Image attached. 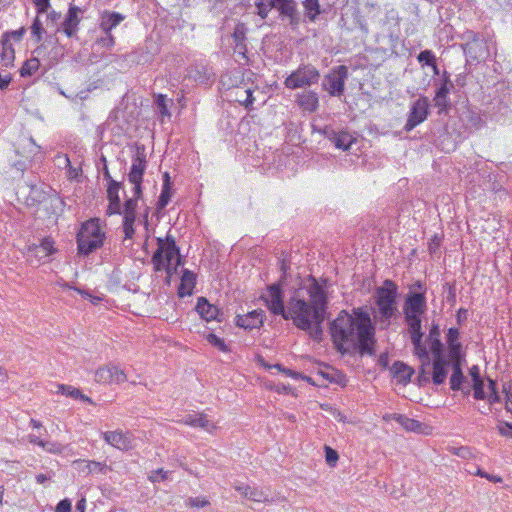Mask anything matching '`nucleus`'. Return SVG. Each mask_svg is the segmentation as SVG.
<instances>
[{
    "label": "nucleus",
    "instance_id": "obj_1",
    "mask_svg": "<svg viewBox=\"0 0 512 512\" xmlns=\"http://www.w3.org/2000/svg\"><path fill=\"white\" fill-rule=\"evenodd\" d=\"M309 300L292 296L287 303L285 320H292L293 324L304 331H308L313 339H319L322 334L321 324L325 320L327 297L324 286L314 277L307 287Z\"/></svg>",
    "mask_w": 512,
    "mask_h": 512
},
{
    "label": "nucleus",
    "instance_id": "obj_2",
    "mask_svg": "<svg viewBox=\"0 0 512 512\" xmlns=\"http://www.w3.org/2000/svg\"><path fill=\"white\" fill-rule=\"evenodd\" d=\"M332 340L339 351H349L359 347L362 353H371L374 343V327L370 316L365 312L351 315L341 311L330 324Z\"/></svg>",
    "mask_w": 512,
    "mask_h": 512
},
{
    "label": "nucleus",
    "instance_id": "obj_3",
    "mask_svg": "<svg viewBox=\"0 0 512 512\" xmlns=\"http://www.w3.org/2000/svg\"><path fill=\"white\" fill-rule=\"evenodd\" d=\"M252 77L251 72L245 74L240 69H234L221 78L223 86L227 88L229 100L244 106L249 111L254 109V103L257 100L255 92H259Z\"/></svg>",
    "mask_w": 512,
    "mask_h": 512
},
{
    "label": "nucleus",
    "instance_id": "obj_4",
    "mask_svg": "<svg viewBox=\"0 0 512 512\" xmlns=\"http://www.w3.org/2000/svg\"><path fill=\"white\" fill-rule=\"evenodd\" d=\"M151 262L156 272L165 271L167 281L172 277L178 266L181 265L179 248L175 239L171 235H167L164 239L157 238V249L154 252Z\"/></svg>",
    "mask_w": 512,
    "mask_h": 512
},
{
    "label": "nucleus",
    "instance_id": "obj_5",
    "mask_svg": "<svg viewBox=\"0 0 512 512\" xmlns=\"http://www.w3.org/2000/svg\"><path fill=\"white\" fill-rule=\"evenodd\" d=\"M396 297L397 286L391 280H386L383 286L376 289L377 308L374 311V318L385 327H388L391 324L392 318L398 314Z\"/></svg>",
    "mask_w": 512,
    "mask_h": 512
},
{
    "label": "nucleus",
    "instance_id": "obj_6",
    "mask_svg": "<svg viewBox=\"0 0 512 512\" xmlns=\"http://www.w3.org/2000/svg\"><path fill=\"white\" fill-rule=\"evenodd\" d=\"M408 327L414 355L421 362V376L429 374L431 359L426 345L423 343L422 319L421 317H404Z\"/></svg>",
    "mask_w": 512,
    "mask_h": 512
},
{
    "label": "nucleus",
    "instance_id": "obj_7",
    "mask_svg": "<svg viewBox=\"0 0 512 512\" xmlns=\"http://www.w3.org/2000/svg\"><path fill=\"white\" fill-rule=\"evenodd\" d=\"M105 234L102 231L99 219H90L82 224L77 234V245L80 254L88 255L101 247Z\"/></svg>",
    "mask_w": 512,
    "mask_h": 512
},
{
    "label": "nucleus",
    "instance_id": "obj_8",
    "mask_svg": "<svg viewBox=\"0 0 512 512\" xmlns=\"http://www.w3.org/2000/svg\"><path fill=\"white\" fill-rule=\"evenodd\" d=\"M320 79L319 71L311 64L300 65L284 81L286 88L295 90L317 84Z\"/></svg>",
    "mask_w": 512,
    "mask_h": 512
},
{
    "label": "nucleus",
    "instance_id": "obj_9",
    "mask_svg": "<svg viewBox=\"0 0 512 512\" xmlns=\"http://www.w3.org/2000/svg\"><path fill=\"white\" fill-rule=\"evenodd\" d=\"M347 78L348 68L344 65L337 66L325 76L323 87L331 96H341L344 92Z\"/></svg>",
    "mask_w": 512,
    "mask_h": 512
},
{
    "label": "nucleus",
    "instance_id": "obj_10",
    "mask_svg": "<svg viewBox=\"0 0 512 512\" xmlns=\"http://www.w3.org/2000/svg\"><path fill=\"white\" fill-rule=\"evenodd\" d=\"M261 298L272 314L285 317L287 306L285 307L283 302V291L280 284L269 285Z\"/></svg>",
    "mask_w": 512,
    "mask_h": 512
},
{
    "label": "nucleus",
    "instance_id": "obj_11",
    "mask_svg": "<svg viewBox=\"0 0 512 512\" xmlns=\"http://www.w3.org/2000/svg\"><path fill=\"white\" fill-rule=\"evenodd\" d=\"M429 110V100L427 97L418 98L412 105L408 114L407 122L404 126L406 132H410L416 126L427 119Z\"/></svg>",
    "mask_w": 512,
    "mask_h": 512
},
{
    "label": "nucleus",
    "instance_id": "obj_12",
    "mask_svg": "<svg viewBox=\"0 0 512 512\" xmlns=\"http://www.w3.org/2000/svg\"><path fill=\"white\" fill-rule=\"evenodd\" d=\"M146 169V159L145 155L142 153H137L132 159V165L130 172L128 174V180L130 183L134 185V196L136 198H141L142 196V188L141 183L143 180V174Z\"/></svg>",
    "mask_w": 512,
    "mask_h": 512
},
{
    "label": "nucleus",
    "instance_id": "obj_13",
    "mask_svg": "<svg viewBox=\"0 0 512 512\" xmlns=\"http://www.w3.org/2000/svg\"><path fill=\"white\" fill-rule=\"evenodd\" d=\"M427 303L424 293H409L403 305L404 317H422L426 312Z\"/></svg>",
    "mask_w": 512,
    "mask_h": 512
},
{
    "label": "nucleus",
    "instance_id": "obj_14",
    "mask_svg": "<svg viewBox=\"0 0 512 512\" xmlns=\"http://www.w3.org/2000/svg\"><path fill=\"white\" fill-rule=\"evenodd\" d=\"M127 380L125 372L117 366L107 365L95 372V381L102 384H120Z\"/></svg>",
    "mask_w": 512,
    "mask_h": 512
},
{
    "label": "nucleus",
    "instance_id": "obj_15",
    "mask_svg": "<svg viewBox=\"0 0 512 512\" xmlns=\"http://www.w3.org/2000/svg\"><path fill=\"white\" fill-rule=\"evenodd\" d=\"M102 435L103 439L108 444L117 449L127 451L133 448V438L129 432H123L121 430L107 431Z\"/></svg>",
    "mask_w": 512,
    "mask_h": 512
},
{
    "label": "nucleus",
    "instance_id": "obj_16",
    "mask_svg": "<svg viewBox=\"0 0 512 512\" xmlns=\"http://www.w3.org/2000/svg\"><path fill=\"white\" fill-rule=\"evenodd\" d=\"M450 365L451 358L447 359L444 354L433 356L431 378L435 385H441L445 382Z\"/></svg>",
    "mask_w": 512,
    "mask_h": 512
},
{
    "label": "nucleus",
    "instance_id": "obj_17",
    "mask_svg": "<svg viewBox=\"0 0 512 512\" xmlns=\"http://www.w3.org/2000/svg\"><path fill=\"white\" fill-rule=\"evenodd\" d=\"M323 134L335 145L336 148L344 151L348 150L356 140L349 132L335 131L329 127L324 128Z\"/></svg>",
    "mask_w": 512,
    "mask_h": 512
},
{
    "label": "nucleus",
    "instance_id": "obj_18",
    "mask_svg": "<svg viewBox=\"0 0 512 512\" xmlns=\"http://www.w3.org/2000/svg\"><path fill=\"white\" fill-rule=\"evenodd\" d=\"M265 313L263 310H253L245 315L236 317V325L245 330L260 328L264 322Z\"/></svg>",
    "mask_w": 512,
    "mask_h": 512
},
{
    "label": "nucleus",
    "instance_id": "obj_19",
    "mask_svg": "<svg viewBox=\"0 0 512 512\" xmlns=\"http://www.w3.org/2000/svg\"><path fill=\"white\" fill-rule=\"evenodd\" d=\"M179 422L193 428H201L209 433H212L216 429L215 424L202 413L186 414Z\"/></svg>",
    "mask_w": 512,
    "mask_h": 512
},
{
    "label": "nucleus",
    "instance_id": "obj_20",
    "mask_svg": "<svg viewBox=\"0 0 512 512\" xmlns=\"http://www.w3.org/2000/svg\"><path fill=\"white\" fill-rule=\"evenodd\" d=\"M45 49V45H40L33 51V56L23 63L20 69V75L22 77L32 76L38 71L40 68V57L44 56Z\"/></svg>",
    "mask_w": 512,
    "mask_h": 512
},
{
    "label": "nucleus",
    "instance_id": "obj_21",
    "mask_svg": "<svg viewBox=\"0 0 512 512\" xmlns=\"http://www.w3.org/2000/svg\"><path fill=\"white\" fill-rule=\"evenodd\" d=\"M196 311L202 319L206 321H222V313H220L217 306L210 304L205 298L201 297L197 301Z\"/></svg>",
    "mask_w": 512,
    "mask_h": 512
},
{
    "label": "nucleus",
    "instance_id": "obj_22",
    "mask_svg": "<svg viewBox=\"0 0 512 512\" xmlns=\"http://www.w3.org/2000/svg\"><path fill=\"white\" fill-rule=\"evenodd\" d=\"M55 251L54 242L50 238H44L39 244H34L28 248L29 255L34 256L39 261L49 257L55 253Z\"/></svg>",
    "mask_w": 512,
    "mask_h": 512
},
{
    "label": "nucleus",
    "instance_id": "obj_23",
    "mask_svg": "<svg viewBox=\"0 0 512 512\" xmlns=\"http://www.w3.org/2000/svg\"><path fill=\"white\" fill-rule=\"evenodd\" d=\"M298 106L305 112H315L319 106V99L316 92L304 91L296 96Z\"/></svg>",
    "mask_w": 512,
    "mask_h": 512
},
{
    "label": "nucleus",
    "instance_id": "obj_24",
    "mask_svg": "<svg viewBox=\"0 0 512 512\" xmlns=\"http://www.w3.org/2000/svg\"><path fill=\"white\" fill-rule=\"evenodd\" d=\"M80 9L76 6L70 7L62 24V30L68 37H73L78 29Z\"/></svg>",
    "mask_w": 512,
    "mask_h": 512
},
{
    "label": "nucleus",
    "instance_id": "obj_25",
    "mask_svg": "<svg viewBox=\"0 0 512 512\" xmlns=\"http://www.w3.org/2000/svg\"><path fill=\"white\" fill-rule=\"evenodd\" d=\"M124 18L125 17L118 12L104 11L100 17L99 27L103 32H111Z\"/></svg>",
    "mask_w": 512,
    "mask_h": 512
},
{
    "label": "nucleus",
    "instance_id": "obj_26",
    "mask_svg": "<svg viewBox=\"0 0 512 512\" xmlns=\"http://www.w3.org/2000/svg\"><path fill=\"white\" fill-rule=\"evenodd\" d=\"M196 284V275L188 270L184 269L181 277V282L178 287V295L180 297L190 296L193 293Z\"/></svg>",
    "mask_w": 512,
    "mask_h": 512
},
{
    "label": "nucleus",
    "instance_id": "obj_27",
    "mask_svg": "<svg viewBox=\"0 0 512 512\" xmlns=\"http://www.w3.org/2000/svg\"><path fill=\"white\" fill-rule=\"evenodd\" d=\"M459 330L457 328H449L447 331L446 339L449 347V358L456 359L462 356V345L459 342Z\"/></svg>",
    "mask_w": 512,
    "mask_h": 512
},
{
    "label": "nucleus",
    "instance_id": "obj_28",
    "mask_svg": "<svg viewBox=\"0 0 512 512\" xmlns=\"http://www.w3.org/2000/svg\"><path fill=\"white\" fill-rule=\"evenodd\" d=\"M462 356L459 358L451 359L452 375L450 377V385L453 391L460 389L461 383L464 379V375L461 368Z\"/></svg>",
    "mask_w": 512,
    "mask_h": 512
},
{
    "label": "nucleus",
    "instance_id": "obj_29",
    "mask_svg": "<svg viewBox=\"0 0 512 512\" xmlns=\"http://www.w3.org/2000/svg\"><path fill=\"white\" fill-rule=\"evenodd\" d=\"M428 340L430 342V350L432 355H441L443 354V343L440 340V328L436 323H432Z\"/></svg>",
    "mask_w": 512,
    "mask_h": 512
},
{
    "label": "nucleus",
    "instance_id": "obj_30",
    "mask_svg": "<svg viewBox=\"0 0 512 512\" xmlns=\"http://www.w3.org/2000/svg\"><path fill=\"white\" fill-rule=\"evenodd\" d=\"M388 417L393 419L397 423H399L407 431H411V432H420L421 431L422 424L415 419H411L402 414H393V415H389Z\"/></svg>",
    "mask_w": 512,
    "mask_h": 512
},
{
    "label": "nucleus",
    "instance_id": "obj_31",
    "mask_svg": "<svg viewBox=\"0 0 512 512\" xmlns=\"http://www.w3.org/2000/svg\"><path fill=\"white\" fill-rule=\"evenodd\" d=\"M272 6L282 16L293 18L296 13V2L294 0H272Z\"/></svg>",
    "mask_w": 512,
    "mask_h": 512
},
{
    "label": "nucleus",
    "instance_id": "obj_32",
    "mask_svg": "<svg viewBox=\"0 0 512 512\" xmlns=\"http://www.w3.org/2000/svg\"><path fill=\"white\" fill-rule=\"evenodd\" d=\"M392 371L394 373V376L398 379V381L402 383L410 381V378L414 373L412 368L399 361L393 364Z\"/></svg>",
    "mask_w": 512,
    "mask_h": 512
},
{
    "label": "nucleus",
    "instance_id": "obj_33",
    "mask_svg": "<svg viewBox=\"0 0 512 512\" xmlns=\"http://www.w3.org/2000/svg\"><path fill=\"white\" fill-rule=\"evenodd\" d=\"M171 196H172V193H171L170 176L168 173H165L163 175L162 191H161L158 203H157L159 210L164 209L168 205V203L171 199Z\"/></svg>",
    "mask_w": 512,
    "mask_h": 512
},
{
    "label": "nucleus",
    "instance_id": "obj_34",
    "mask_svg": "<svg viewBox=\"0 0 512 512\" xmlns=\"http://www.w3.org/2000/svg\"><path fill=\"white\" fill-rule=\"evenodd\" d=\"M172 100L168 99L166 95L158 94L155 98V107L157 113L161 116L162 120L165 118H170L171 113L169 111V103Z\"/></svg>",
    "mask_w": 512,
    "mask_h": 512
},
{
    "label": "nucleus",
    "instance_id": "obj_35",
    "mask_svg": "<svg viewBox=\"0 0 512 512\" xmlns=\"http://www.w3.org/2000/svg\"><path fill=\"white\" fill-rule=\"evenodd\" d=\"M464 53L467 57L477 60L485 57L484 44L483 43H465Z\"/></svg>",
    "mask_w": 512,
    "mask_h": 512
},
{
    "label": "nucleus",
    "instance_id": "obj_36",
    "mask_svg": "<svg viewBox=\"0 0 512 512\" xmlns=\"http://www.w3.org/2000/svg\"><path fill=\"white\" fill-rule=\"evenodd\" d=\"M136 222V219L128 217H123V232H124V239L123 243L126 246L132 245V240L135 235V229L134 224Z\"/></svg>",
    "mask_w": 512,
    "mask_h": 512
},
{
    "label": "nucleus",
    "instance_id": "obj_37",
    "mask_svg": "<svg viewBox=\"0 0 512 512\" xmlns=\"http://www.w3.org/2000/svg\"><path fill=\"white\" fill-rule=\"evenodd\" d=\"M1 44H2V52H1L2 65L5 67H8L9 65L12 64V62L14 60V49L12 48L8 39H2Z\"/></svg>",
    "mask_w": 512,
    "mask_h": 512
},
{
    "label": "nucleus",
    "instance_id": "obj_38",
    "mask_svg": "<svg viewBox=\"0 0 512 512\" xmlns=\"http://www.w3.org/2000/svg\"><path fill=\"white\" fill-rule=\"evenodd\" d=\"M303 5L310 20H314L316 16L320 14V5L318 0H305Z\"/></svg>",
    "mask_w": 512,
    "mask_h": 512
},
{
    "label": "nucleus",
    "instance_id": "obj_39",
    "mask_svg": "<svg viewBox=\"0 0 512 512\" xmlns=\"http://www.w3.org/2000/svg\"><path fill=\"white\" fill-rule=\"evenodd\" d=\"M248 499L252 500L254 502H268L269 501V495L266 491L263 489L257 488V487H251L248 495Z\"/></svg>",
    "mask_w": 512,
    "mask_h": 512
},
{
    "label": "nucleus",
    "instance_id": "obj_40",
    "mask_svg": "<svg viewBox=\"0 0 512 512\" xmlns=\"http://www.w3.org/2000/svg\"><path fill=\"white\" fill-rule=\"evenodd\" d=\"M81 463L85 464L89 473L106 474L107 471L109 470V467L105 463H102V462L83 460V461H81Z\"/></svg>",
    "mask_w": 512,
    "mask_h": 512
},
{
    "label": "nucleus",
    "instance_id": "obj_41",
    "mask_svg": "<svg viewBox=\"0 0 512 512\" xmlns=\"http://www.w3.org/2000/svg\"><path fill=\"white\" fill-rule=\"evenodd\" d=\"M255 6L257 8V15L263 20L268 16L270 10L273 9L272 0H255Z\"/></svg>",
    "mask_w": 512,
    "mask_h": 512
},
{
    "label": "nucleus",
    "instance_id": "obj_42",
    "mask_svg": "<svg viewBox=\"0 0 512 512\" xmlns=\"http://www.w3.org/2000/svg\"><path fill=\"white\" fill-rule=\"evenodd\" d=\"M140 198H136L134 195L132 198H129L124 203V210H123V217H130L133 219H136V208H137V201Z\"/></svg>",
    "mask_w": 512,
    "mask_h": 512
},
{
    "label": "nucleus",
    "instance_id": "obj_43",
    "mask_svg": "<svg viewBox=\"0 0 512 512\" xmlns=\"http://www.w3.org/2000/svg\"><path fill=\"white\" fill-rule=\"evenodd\" d=\"M56 392L73 399H78L80 396V390L70 385L59 384Z\"/></svg>",
    "mask_w": 512,
    "mask_h": 512
},
{
    "label": "nucleus",
    "instance_id": "obj_44",
    "mask_svg": "<svg viewBox=\"0 0 512 512\" xmlns=\"http://www.w3.org/2000/svg\"><path fill=\"white\" fill-rule=\"evenodd\" d=\"M473 382V397L476 400H485L487 395L484 391V381L482 378L474 380Z\"/></svg>",
    "mask_w": 512,
    "mask_h": 512
},
{
    "label": "nucleus",
    "instance_id": "obj_45",
    "mask_svg": "<svg viewBox=\"0 0 512 512\" xmlns=\"http://www.w3.org/2000/svg\"><path fill=\"white\" fill-rule=\"evenodd\" d=\"M120 188H121L120 182L110 179V183H108V187H107V197H108L109 201L120 199V197H119Z\"/></svg>",
    "mask_w": 512,
    "mask_h": 512
},
{
    "label": "nucleus",
    "instance_id": "obj_46",
    "mask_svg": "<svg viewBox=\"0 0 512 512\" xmlns=\"http://www.w3.org/2000/svg\"><path fill=\"white\" fill-rule=\"evenodd\" d=\"M246 32H247V28H246L245 24L238 23L235 26L234 32L232 34L234 44L240 43V42H245Z\"/></svg>",
    "mask_w": 512,
    "mask_h": 512
},
{
    "label": "nucleus",
    "instance_id": "obj_47",
    "mask_svg": "<svg viewBox=\"0 0 512 512\" xmlns=\"http://www.w3.org/2000/svg\"><path fill=\"white\" fill-rule=\"evenodd\" d=\"M41 448L52 454H61L64 451V446L55 441H43Z\"/></svg>",
    "mask_w": 512,
    "mask_h": 512
},
{
    "label": "nucleus",
    "instance_id": "obj_48",
    "mask_svg": "<svg viewBox=\"0 0 512 512\" xmlns=\"http://www.w3.org/2000/svg\"><path fill=\"white\" fill-rule=\"evenodd\" d=\"M417 60L419 63L430 66L436 62V57L431 50H424L418 54Z\"/></svg>",
    "mask_w": 512,
    "mask_h": 512
},
{
    "label": "nucleus",
    "instance_id": "obj_49",
    "mask_svg": "<svg viewBox=\"0 0 512 512\" xmlns=\"http://www.w3.org/2000/svg\"><path fill=\"white\" fill-rule=\"evenodd\" d=\"M169 472L162 468L154 470L149 475V480L153 483L164 481L168 479Z\"/></svg>",
    "mask_w": 512,
    "mask_h": 512
},
{
    "label": "nucleus",
    "instance_id": "obj_50",
    "mask_svg": "<svg viewBox=\"0 0 512 512\" xmlns=\"http://www.w3.org/2000/svg\"><path fill=\"white\" fill-rule=\"evenodd\" d=\"M207 340H208V342L211 345L216 346L221 351H227V349H228L227 345L224 342V340H222L221 338L217 337L215 334H209L207 336Z\"/></svg>",
    "mask_w": 512,
    "mask_h": 512
},
{
    "label": "nucleus",
    "instance_id": "obj_51",
    "mask_svg": "<svg viewBox=\"0 0 512 512\" xmlns=\"http://www.w3.org/2000/svg\"><path fill=\"white\" fill-rule=\"evenodd\" d=\"M104 33H105V35L98 40V43L103 48L110 49L114 46L115 39L112 36L111 32H104Z\"/></svg>",
    "mask_w": 512,
    "mask_h": 512
},
{
    "label": "nucleus",
    "instance_id": "obj_52",
    "mask_svg": "<svg viewBox=\"0 0 512 512\" xmlns=\"http://www.w3.org/2000/svg\"><path fill=\"white\" fill-rule=\"evenodd\" d=\"M42 24L38 18H36L31 26V33L34 37H36V41L39 42L42 39L43 33Z\"/></svg>",
    "mask_w": 512,
    "mask_h": 512
},
{
    "label": "nucleus",
    "instance_id": "obj_53",
    "mask_svg": "<svg viewBox=\"0 0 512 512\" xmlns=\"http://www.w3.org/2000/svg\"><path fill=\"white\" fill-rule=\"evenodd\" d=\"M325 457L329 465L334 466L338 460L337 452L329 446H325Z\"/></svg>",
    "mask_w": 512,
    "mask_h": 512
},
{
    "label": "nucleus",
    "instance_id": "obj_54",
    "mask_svg": "<svg viewBox=\"0 0 512 512\" xmlns=\"http://www.w3.org/2000/svg\"><path fill=\"white\" fill-rule=\"evenodd\" d=\"M209 504V501L201 497H191L187 500V505L196 508H203Z\"/></svg>",
    "mask_w": 512,
    "mask_h": 512
},
{
    "label": "nucleus",
    "instance_id": "obj_55",
    "mask_svg": "<svg viewBox=\"0 0 512 512\" xmlns=\"http://www.w3.org/2000/svg\"><path fill=\"white\" fill-rule=\"evenodd\" d=\"M107 214H121V201L120 199L109 201V205L107 208Z\"/></svg>",
    "mask_w": 512,
    "mask_h": 512
},
{
    "label": "nucleus",
    "instance_id": "obj_56",
    "mask_svg": "<svg viewBox=\"0 0 512 512\" xmlns=\"http://www.w3.org/2000/svg\"><path fill=\"white\" fill-rule=\"evenodd\" d=\"M63 161L65 166L68 168V177L70 179H76L80 173V169L76 167H72L70 160L67 156L63 157Z\"/></svg>",
    "mask_w": 512,
    "mask_h": 512
},
{
    "label": "nucleus",
    "instance_id": "obj_57",
    "mask_svg": "<svg viewBox=\"0 0 512 512\" xmlns=\"http://www.w3.org/2000/svg\"><path fill=\"white\" fill-rule=\"evenodd\" d=\"M498 431L502 436L512 438V423L501 422L498 426Z\"/></svg>",
    "mask_w": 512,
    "mask_h": 512
},
{
    "label": "nucleus",
    "instance_id": "obj_58",
    "mask_svg": "<svg viewBox=\"0 0 512 512\" xmlns=\"http://www.w3.org/2000/svg\"><path fill=\"white\" fill-rule=\"evenodd\" d=\"M26 30L25 28H20V29H17V30H13V31H10V32H7L5 35H4V38L3 39H8L9 37L13 38L15 41H20L24 34H25Z\"/></svg>",
    "mask_w": 512,
    "mask_h": 512
},
{
    "label": "nucleus",
    "instance_id": "obj_59",
    "mask_svg": "<svg viewBox=\"0 0 512 512\" xmlns=\"http://www.w3.org/2000/svg\"><path fill=\"white\" fill-rule=\"evenodd\" d=\"M38 13H45L50 8V0H33Z\"/></svg>",
    "mask_w": 512,
    "mask_h": 512
},
{
    "label": "nucleus",
    "instance_id": "obj_60",
    "mask_svg": "<svg viewBox=\"0 0 512 512\" xmlns=\"http://www.w3.org/2000/svg\"><path fill=\"white\" fill-rule=\"evenodd\" d=\"M450 86H452L450 81L448 79H445L443 81V83L441 84V86L436 91V94H439V98L440 97H446L447 98V95H448L449 90H450Z\"/></svg>",
    "mask_w": 512,
    "mask_h": 512
},
{
    "label": "nucleus",
    "instance_id": "obj_61",
    "mask_svg": "<svg viewBox=\"0 0 512 512\" xmlns=\"http://www.w3.org/2000/svg\"><path fill=\"white\" fill-rule=\"evenodd\" d=\"M71 502L68 499L61 500L55 509V512H71Z\"/></svg>",
    "mask_w": 512,
    "mask_h": 512
},
{
    "label": "nucleus",
    "instance_id": "obj_62",
    "mask_svg": "<svg viewBox=\"0 0 512 512\" xmlns=\"http://www.w3.org/2000/svg\"><path fill=\"white\" fill-rule=\"evenodd\" d=\"M265 367L268 369V370H271V369H277L278 371L280 372H283L285 373L287 376H290V377H293V378H296L297 376V373L289 370V369H286L284 367H282L280 364H274V365H265Z\"/></svg>",
    "mask_w": 512,
    "mask_h": 512
},
{
    "label": "nucleus",
    "instance_id": "obj_63",
    "mask_svg": "<svg viewBox=\"0 0 512 512\" xmlns=\"http://www.w3.org/2000/svg\"><path fill=\"white\" fill-rule=\"evenodd\" d=\"M464 39L467 41L466 43H482L479 34L473 31H466L464 33Z\"/></svg>",
    "mask_w": 512,
    "mask_h": 512
},
{
    "label": "nucleus",
    "instance_id": "obj_64",
    "mask_svg": "<svg viewBox=\"0 0 512 512\" xmlns=\"http://www.w3.org/2000/svg\"><path fill=\"white\" fill-rule=\"evenodd\" d=\"M235 490L238 491L243 497L248 499L249 491L251 486L244 483H236L234 486Z\"/></svg>",
    "mask_w": 512,
    "mask_h": 512
}]
</instances>
